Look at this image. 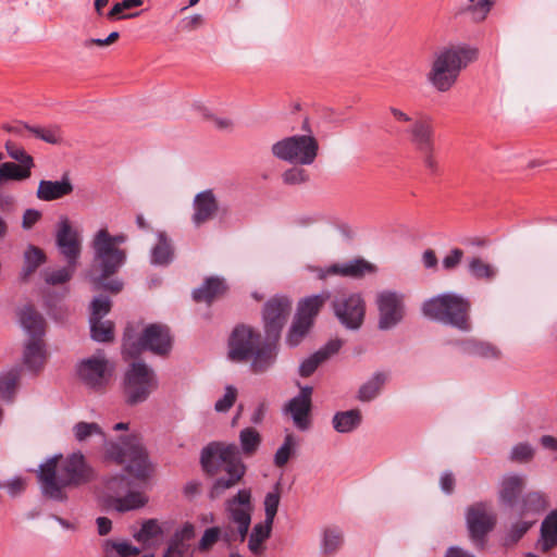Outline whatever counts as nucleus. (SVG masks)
<instances>
[{
    "label": "nucleus",
    "instance_id": "f257e3e1",
    "mask_svg": "<svg viewBox=\"0 0 557 557\" xmlns=\"http://www.w3.org/2000/svg\"><path fill=\"white\" fill-rule=\"evenodd\" d=\"M73 432L78 442H86L92 436H98L106 445L107 456L119 463H127L126 469L135 479L146 481L150 476L152 468L138 435L122 436L120 437L121 444L107 442L99 424L83 421L74 425Z\"/></svg>",
    "mask_w": 557,
    "mask_h": 557
},
{
    "label": "nucleus",
    "instance_id": "f03ea898",
    "mask_svg": "<svg viewBox=\"0 0 557 557\" xmlns=\"http://www.w3.org/2000/svg\"><path fill=\"white\" fill-rule=\"evenodd\" d=\"M91 469L81 453H74L65 459L50 458L40 466L38 473L41 491L45 496L64 502L67 499L66 488L77 487L90 481Z\"/></svg>",
    "mask_w": 557,
    "mask_h": 557
},
{
    "label": "nucleus",
    "instance_id": "7ed1b4c3",
    "mask_svg": "<svg viewBox=\"0 0 557 557\" xmlns=\"http://www.w3.org/2000/svg\"><path fill=\"white\" fill-rule=\"evenodd\" d=\"M125 239V235H110L107 228H101L95 234L91 242L94 259L87 275L96 290L106 289L114 294L122 290L123 283L116 278L110 280V277L125 262L126 253L117 247Z\"/></svg>",
    "mask_w": 557,
    "mask_h": 557
},
{
    "label": "nucleus",
    "instance_id": "20e7f679",
    "mask_svg": "<svg viewBox=\"0 0 557 557\" xmlns=\"http://www.w3.org/2000/svg\"><path fill=\"white\" fill-rule=\"evenodd\" d=\"M201 466L210 475L224 473L212 484L209 493L212 499L221 497L226 490L237 485L246 471L238 447L235 444L220 442L210 443L202 449Z\"/></svg>",
    "mask_w": 557,
    "mask_h": 557
},
{
    "label": "nucleus",
    "instance_id": "39448f33",
    "mask_svg": "<svg viewBox=\"0 0 557 557\" xmlns=\"http://www.w3.org/2000/svg\"><path fill=\"white\" fill-rule=\"evenodd\" d=\"M228 358L235 362L250 361V369L256 374L267 372L275 361V343L251 326L237 325L228 339Z\"/></svg>",
    "mask_w": 557,
    "mask_h": 557
},
{
    "label": "nucleus",
    "instance_id": "423d86ee",
    "mask_svg": "<svg viewBox=\"0 0 557 557\" xmlns=\"http://www.w3.org/2000/svg\"><path fill=\"white\" fill-rule=\"evenodd\" d=\"M478 50L467 46H451L436 53L428 74L429 82L438 91L449 90L462 69L476 60Z\"/></svg>",
    "mask_w": 557,
    "mask_h": 557
},
{
    "label": "nucleus",
    "instance_id": "0eeeda50",
    "mask_svg": "<svg viewBox=\"0 0 557 557\" xmlns=\"http://www.w3.org/2000/svg\"><path fill=\"white\" fill-rule=\"evenodd\" d=\"M253 505L251 491L244 488L225 502V524L223 525V541L228 545L235 542L243 543L251 523Z\"/></svg>",
    "mask_w": 557,
    "mask_h": 557
},
{
    "label": "nucleus",
    "instance_id": "6e6552de",
    "mask_svg": "<svg viewBox=\"0 0 557 557\" xmlns=\"http://www.w3.org/2000/svg\"><path fill=\"white\" fill-rule=\"evenodd\" d=\"M425 317L451 325L461 331L470 330V304L455 294H444L423 304Z\"/></svg>",
    "mask_w": 557,
    "mask_h": 557
},
{
    "label": "nucleus",
    "instance_id": "1a4fd4ad",
    "mask_svg": "<svg viewBox=\"0 0 557 557\" xmlns=\"http://www.w3.org/2000/svg\"><path fill=\"white\" fill-rule=\"evenodd\" d=\"M273 157L294 165L312 164L319 152V143L312 135H294L274 143Z\"/></svg>",
    "mask_w": 557,
    "mask_h": 557
},
{
    "label": "nucleus",
    "instance_id": "9d476101",
    "mask_svg": "<svg viewBox=\"0 0 557 557\" xmlns=\"http://www.w3.org/2000/svg\"><path fill=\"white\" fill-rule=\"evenodd\" d=\"M114 370V363L102 351L81 360L76 369L77 376L84 386L99 394L109 388Z\"/></svg>",
    "mask_w": 557,
    "mask_h": 557
},
{
    "label": "nucleus",
    "instance_id": "9b49d317",
    "mask_svg": "<svg viewBox=\"0 0 557 557\" xmlns=\"http://www.w3.org/2000/svg\"><path fill=\"white\" fill-rule=\"evenodd\" d=\"M158 381L152 369L144 362H133L124 376V395L128 405L144 403L157 389Z\"/></svg>",
    "mask_w": 557,
    "mask_h": 557
},
{
    "label": "nucleus",
    "instance_id": "f8f14e48",
    "mask_svg": "<svg viewBox=\"0 0 557 557\" xmlns=\"http://www.w3.org/2000/svg\"><path fill=\"white\" fill-rule=\"evenodd\" d=\"M145 349H149L157 355L168 354L171 349L169 327L163 324H150L137 341H133L127 333L125 334L123 343V354L125 356L135 358Z\"/></svg>",
    "mask_w": 557,
    "mask_h": 557
},
{
    "label": "nucleus",
    "instance_id": "ddd939ff",
    "mask_svg": "<svg viewBox=\"0 0 557 557\" xmlns=\"http://www.w3.org/2000/svg\"><path fill=\"white\" fill-rule=\"evenodd\" d=\"M329 298V293H322L308 297L299 304L298 312L286 337L288 346L296 347L302 342L311 329L315 315Z\"/></svg>",
    "mask_w": 557,
    "mask_h": 557
},
{
    "label": "nucleus",
    "instance_id": "4468645a",
    "mask_svg": "<svg viewBox=\"0 0 557 557\" xmlns=\"http://www.w3.org/2000/svg\"><path fill=\"white\" fill-rule=\"evenodd\" d=\"M8 156L16 161L2 162L0 164V189L9 181H25L32 176V169L35 166L34 159L26 150L12 140L4 144Z\"/></svg>",
    "mask_w": 557,
    "mask_h": 557
},
{
    "label": "nucleus",
    "instance_id": "2eb2a0df",
    "mask_svg": "<svg viewBox=\"0 0 557 557\" xmlns=\"http://www.w3.org/2000/svg\"><path fill=\"white\" fill-rule=\"evenodd\" d=\"M335 317L348 330H358L363 323L366 305L362 297L355 293H338L332 300Z\"/></svg>",
    "mask_w": 557,
    "mask_h": 557
},
{
    "label": "nucleus",
    "instance_id": "dca6fc26",
    "mask_svg": "<svg viewBox=\"0 0 557 557\" xmlns=\"http://www.w3.org/2000/svg\"><path fill=\"white\" fill-rule=\"evenodd\" d=\"M467 525L471 540L482 547L485 536L496 523V516L487 503H475L467 509Z\"/></svg>",
    "mask_w": 557,
    "mask_h": 557
},
{
    "label": "nucleus",
    "instance_id": "f3484780",
    "mask_svg": "<svg viewBox=\"0 0 557 557\" xmlns=\"http://www.w3.org/2000/svg\"><path fill=\"white\" fill-rule=\"evenodd\" d=\"M290 310L292 301L286 297H273L265 304L263 309V321L265 334L269 339L274 343L277 342Z\"/></svg>",
    "mask_w": 557,
    "mask_h": 557
},
{
    "label": "nucleus",
    "instance_id": "a211bd4d",
    "mask_svg": "<svg viewBox=\"0 0 557 557\" xmlns=\"http://www.w3.org/2000/svg\"><path fill=\"white\" fill-rule=\"evenodd\" d=\"M376 304L379 308V327L381 330H391L403 320L405 304L401 294L383 290L377 295Z\"/></svg>",
    "mask_w": 557,
    "mask_h": 557
},
{
    "label": "nucleus",
    "instance_id": "6ab92c4d",
    "mask_svg": "<svg viewBox=\"0 0 557 557\" xmlns=\"http://www.w3.org/2000/svg\"><path fill=\"white\" fill-rule=\"evenodd\" d=\"M55 242L60 253L64 257L66 262L72 265H77L82 253V238L66 218H63L58 224Z\"/></svg>",
    "mask_w": 557,
    "mask_h": 557
},
{
    "label": "nucleus",
    "instance_id": "aec40b11",
    "mask_svg": "<svg viewBox=\"0 0 557 557\" xmlns=\"http://www.w3.org/2000/svg\"><path fill=\"white\" fill-rule=\"evenodd\" d=\"M195 537L194 524L186 522L181 529H177L168 543V548L163 557H191L194 548L191 541Z\"/></svg>",
    "mask_w": 557,
    "mask_h": 557
},
{
    "label": "nucleus",
    "instance_id": "412c9836",
    "mask_svg": "<svg viewBox=\"0 0 557 557\" xmlns=\"http://www.w3.org/2000/svg\"><path fill=\"white\" fill-rule=\"evenodd\" d=\"M409 141L417 151L428 150L434 147V126L432 119L429 116H421L412 121L407 129Z\"/></svg>",
    "mask_w": 557,
    "mask_h": 557
},
{
    "label": "nucleus",
    "instance_id": "4be33fe9",
    "mask_svg": "<svg viewBox=\"0 0 557 557\" xmlns=\"http://www.w3.org/2000/svg\"><path fill=\"white\" fill-rule=\"evenodd\" d=\"M194 214L191 221L196 227L214 219L219 211V203L212 190L198 193L193 202Z\"/></svg>",
    "mask_w": 557,
    "mask_h": 557
},
{
    "label": "nucleus",
    "instance_id": "5701e85b",
    "mask_svg": "<svg viewBox=\"0 0 557 557\" xmlns=\"http://www.w3.org/2000/svg\"><path fill=\"white\" fill-rule=\"evenodd\" d=\"M525 486L527 478L524 475L516 473L504 475L499 482V502L510 508H515Z\"/></svg>",
    "mask_w": 557,
    "mask_h": 557
},
{
    "label": "nucleus",
    "instance_id": "b1692460",
    "mask_svg": "<svg viewBox=\"0 0 557 557\" xmlns=\"http://www.w3.org/2000/svg\"><path fill=\"white\" fill-rule=\"evenodd\" d=\"M48 354L42 337L29 338L24 348L23 361L26 368L34 372H40L47 361Z\"/></svg>",
    "mask_w": 557,
    "mask_h": 557
},
{
    "label": "nucleus",
    "instance_id": "393cba45",
    "mask_svg": "<svg viewBox=\"0 0 557 557\" xmlns=\"http://www.w3.org/2000/svg\"><path fill=\"white\" fill-rule=\"evenodd\" d=\"M343 346L342 339H331L322 348L302 361L299 368V374L302 377L310 376L317 368L326 361L330 357L335 355Z\"/></svg>",
    "mask_w": 557,
    "mask_h": 557
},
{
    "label": "nucleus",
    "instance_id": "a878e982",
    "mask_svg": "<svg viewBox=\"0 0 557 557\" xmlns=\"http://www.w3.org/2000/svg\"><path fill=\"white\" fill-rule=\"evenodd\" d=\"M73 189V184L67 176H63L61 181L41 180L36 196L39 200L52 201L70 195Z\"/></svg>",
    "mask_w": 557,
    "mask_h": 557
},
{
    "label": "nucleus",
    "instance_id": "bb28decb",
    "mask_svg": "<svg viewBox=\"0 0 557 557\" xmlns=\"http://www.w3.org/2000/svg\"><path fill=\"white\" fill-rule=\"evenodd\" d=\"M374 271L375 267L372 263L363 259H358L349 263L333 264L323 271L320 277L324 278L329 275H342L357 278L363 276L366 273H373Z\"/></svg>",
    "mask_w": 557,
    "mask_h": 557
},
{
    "label": "nucleus",
    "instance_id": "cd10ccee",
    "mask_svg": "<svg viewBox=\"0 0 557 557\" xmlns=\"http://www.w3.org/2000/svg\"><path fill=\"white\" fill-rule=\"evenodd\" d=\"M227 289V286L223 278L212 276L208 277L202 286L195 289L193 298L197 302H206L210 305L216 298L221 297Z\"/></svg>",
    "mask_w": 557,
    "mask_h": 557
},
{
    "label": "nucleus",
    "instance_id": "c85d7f7f",
    "mask_svg": "<svg viewBox=\"0 0 557 557\" xmlns=\"http://www.w3.org/2000/svg\"><path fill=\"white\" fill-rule=\"evenodd\" d=\"M20 320L29 338L42 337L45 334V319L32 306H26L21 310Z\"/></svg>",
    "mask_w": 557,
    "mask_h": 557
},
{
    "label": "nucleus",
    "instance_id": "c756f323",
    "mask_svg": "<svg viewBox=\"0 0 557 557\" xmlns=\"http://www.w3.org/2000/svg\"><path fill=\"white\" fill-rule=\"evenodd\" d=\"M549 507L547 495L542 491H531L527 493L520 504L519 512L521 516L537 515Z\"/></svg>",
    "mask_w": 557,
    "mask_h": 557
},
{
    "label": "nucleus",
    "instance_id": "7c9ffc66",
    "mask_svg": "<svg viewBox=\"0 0 557 557\" xmlns=\"http://www.w3.org/2000/svg\"><path fill=\"white\" fill-rule=\"evenodd\" d=\"M45 251L34 245H29L24 251L23 268L21 271V280L26 282L37 271V269L45 263Z\"/></svg>",
    "mask_w": 557,
    "mask_h": 557
},
{
    "label": "nucleus",
    "instance_id": "2f4dec72",
    "mask_svg": "<svg viewBox=\"0 0 557 557\" xmlns=\"http://www.w3.org/2000/svg\"><path fill=\"white\" fill-rule=\"evenodd\" d=\"M286 411L290 413L294 424L301 431L308 430L310 426L309 413L311 403L307 400L293 398L286 405Z\"/></svg>",
    "mask_w": 557,
    "mask_h": 557
},
{
    "label": "nucleus",
    "instance_id": "473e14b6",
    "mask_svg": "<svg viewBox=\"0 0 557 557\" xmlns=\"http://www.w3.org/2000/svg\"><path fill=\"white\" fill-rule=\"evenodd\" d=\"M539 545L543 552H548L557 546V510L552 511L543 520Z\"/></svg>",
    "mask_w": 557,
    "mask_h": 557
},
{
    "label": "nucleus",
    "instance_id": "72a5a7b5",
    "mask_svg": "<svg viewBox=\"0 0 557 557\" xmlns=\"http://www.w3.org/2000/svg\"><path fill=\"white\" fill-rule=\"evenodd\" d=\"M147 502L148 498L145 494L131 491L129 486L128 492L124 493L122 496L115 497L112 503H109V507L120 512H124L140 508L145 506Z\"/></svg>",
    "mask_w": 557,
    "mask_h": 557
},
{
    "label": "nucleus",
    "instance_id": "f704fd0d",
    "mask_svg": "<svg viewBox=\"0 0 557 557\" xmlns=\"http://www.w3.org/2000/svg\"><path fill=\"white\" fill-rule=\"evenodd\" d=\"M22 369L13 367L0 374V397L4 400H13L18 388Z\"/></svg>",
    "mask_w": 557,
    "mask_h": 557
},
{
    "label": "nucleus",
    "instance_id": "c9c22d12",
    "mask_svg": "<svg viewBox=\"0 0 557 557\" xmlns=\"http://www.w3.org/2000/svg\"><path fill=\"white\" fill-rule=\"evenodd\" d=\"M272 525V522L264 520L253 527L248 540V548L253 555L259 556L263 553V543L270 537Z\"/></svg>",
    "mask_w": 557,
    "mask_h": 557
},
{
    "label": "nucleus",
    "instance_id": "e433bc0d",
    "mask_svg": "<svg viewBox=\"0 0 557 557\" xmlns=\"http://www.w3.org/2000/svg\"><path fill=\"white\" fill-rule=\"evenodd\" d=\"M362 416L360 410L351 409L337 412L333 417V428L339 433H348L354 431L361 423Z\"/></svg>",
    "mask_w": 557,
    "mask_h": 557
},
{
    "label": "nucleus",
    "instance_id": "4c0bfd02",
    "mask_svg": "<svg viewBox=\"0 0 557 557\" xmlns=\"http://www.w3.org/2000/svg\"><path fill=\"white\" fill-rule=\"evenodd\" d=\"M173 246L171 239L165 233H158V243L152 248L151 261L154 264L165 265L169 264L173 259Z\"/></svg>",
    "mask_w": 557,
    "mask_h": 557
},
{
    "label": "nucleus",
    "instance_id": "58836bf2",
    "mask_svg": "<svg viewBox=\"0 0 557 557\" xmlns=\"http://www.w3.org/2000/svg\"><path fill=\"white\" fill-rule=\"evenodd\" d=\"M140 549L126 541L107 540L103 544L104 557H137Z\"/></svg>",
    "mask_w": 557,
    "mask_h": 557
},
{
    "label": "nucleus",
    "instance_id": "ea45409f",
    "mask_svg": "<svg viewBox=\"0 0 557 557\" xmlns=\"http://www.w3.org/2000/svg\"><path fill=\"white\" fill-rule=\"evenodd\" d=\"M388 379V374L384 372L375 373L368 382H366L359 389V399L361 401H370L379 394L383 385Z\"/></svg>",
    "mask_w": 557,
    "mask_h": 557
},
{
    "label": "nucleus",
    "instance_id": "a19ab883",
    "mask_svg": "<svg viewBox=\"0 0 557 557\" xmlns=\"http://www.w3.org/2000/svg\"><path fill=\"white\" fill-rule=\"evenodd\" d=\"M343 545V532L337 528H327L323 532L321 549L326 557L335 555Z\"/></svg>",
    "mask_w": 557,
    "mask_h": 557
},
{
    "label": "nucleus",
    "instance_id": "79ce46f5",
    "mask_svg": "<svg viewBox=\"0 0 557 557\" xmlns=\"http://www.w3.org/2000/svg\"><path fill=\"white\" fill-rule=\"evenodd\" d=\"M240 448L246 457H251L261 444V435L253 428H245L239 433Z\"/></svg>",
    "mask_w": 557,
    "mask_h": 557
},
{
    "label": "nucleus",
    "instance_id": "37998d69",
    "mask_svg": "<svg viewBox=\"0 0 557 557\" xmlns=\"http://www.w3.org/2000/svg\"><path fill=\"white\" fill-rule=\"evenodd\" d=\"M90 333L96 342H112L114 338V324L109 320L89 319Z\"/></svg>",
    "mask_w": 557,
    "mask_h": 557
},
{
    "label": "nucleus",
    "instance_id": "c03bdc74",
    "mask_svg": "<svg viewBox=\"0 0 557 557\" xmlns=\"http://www.w3.org/2000/svg\"><path fill=\"white\" fill-rule=\"evenodd\" d=\"M131 483L124 476H113L106 483V504L112 503L115 497L122 496L128 492Z\"/></svg>",
    "mask_w": 557,
    "mask_h": 557
},
{
    "label": "nucleus",
    "instance_id": "a18cd8bd",
    "mask_svg": "<svg viewBox=\"0 0 557 557\" xmlns=\"http://www.w3.org/2000/svg\"><path fill=\"white\" fill-rule=\"evenodd\" d=\"M468 352L487 359H497L500 357V350L487 342L469 341L467 343Z\"/></svg>",
    "mask_w": 557,
    "mask_h": 557
},
{
    "label": "nucleus",
    "instance_id": "49530a36",
    "mask_svg": "<svg viewBox=\"0 0 557 557\" xmlns=\"http://www.w3.org/2000/svg\"><path fill=\"white\" fill-rule=\"evenodd\" d=\"M77 265L66 264V267L52 270V271H45L44 277L47 284L50 285H58L63 284L70 281L75 273Z\"/></svg>",
    "mask_w": 557,
    "mask_h": 557
},
{
    "label": "nucleus",
    "instance_id": "de8ad7c7",
    "mask_svg": "<svg viewBox=\"0 0 557 557\" xmlns=\"http://www.w3.org/2000/svg\"><path fill=\"white\" fill-rule=\"evenodd\" d=\"M29 133H32L35 137L52 145L60 144L62 141V132L58 126H48V127H39L32 126L29 127Z\"/></svg>",
    "mask_w": 557,
    "mask_h": 557
},
{
    "label": "nucleus",
    "instance_id": "09e8293b",
    "mask_svg": "<svg viewBox=\"0 0 557 557\" xmlns=\"http://www.w3.org/2000/svg\"><path fill=\"white\" fill-rule=\"evenodd\" d=\"M134 9L133 0H122L113 4L111 10L107 13V18L110 21H120L126 18L137 17L140 13H124L127 10Z\"/></svg>",
    "mask_w": 557,
    "mask_h": 557
},
{
    "label": "nucleus",
    "instance_id": "8fccbe9b",
    "mask_svg": "<svg viewBox=\"0 0 557 557\" xmlns=\"http://www.w3.org/2000/svg\"><path fill=\"white\" fill-rule=\"evenodd\" d=\"M535 455L534 447L529 443H519L510 451L509 459L516 463H528Z\"/></svg>",
    "mask_w": 557,
    "mask_h": 557
},
{
    "label": "nucleus",
    "instance_id": "3c124183",
    "mask_svg": "<svg viewBox=\"0 0 557 557\" xmlns=\"http://www.w3.org/2000/svg\"><path fill=\"white\" fill-rule=\"evenodd\" d=\"M469 272L476 278L492 280L496 275V269L480 258H473L469 262Z\"/></svg>",
    "mask_w": 557,
    "mask_h": 557
},
{
    "label": "nucleus",
    "instance_id": "603ef678",
    "mask_svg": "<svg viewBox=\"0 0 557 557\" xmlns=\"http://www.w3.org/2000/svg\"><path fill=\"white\" fill-rule=\"evenodd\" d=\"M302 165H295L282 173V181L286 185H300L309 181V173L301 168Z\"/></svg>",
    "mask_w": 557,
    "mask_h": 557
},
{
    "label": "nucleus",
    "instance_id": "864d4df0",
    "mask_svg": "<svg viewBox=\"0 0 557 557\" xmlns=\"http://www.w3.org/2000/svg\"><path fill=\"white\" fill-rule=\"evenodd\" d=\"M280 500V484H276L275 490L268 493L264 498L265 521L273 523L278 509Z\"/></svg>",
    "mask_w": 557,
    "mask_h": 557
},
{
    "label": "nucleus",
    "instance_id": "5fc2aeb1",
    "mask_svg": "<svg viewBox=\"0 0 557 557\" xmlns=\"http://www.w3.org/2000/svg\"><path fill=\"white\" fill-rule=\"evenodd\" d=\"M469 4L466 9L467 12H469L472 16V20L475 22H481L485 20L488 12L492 8V1L491 0H468Z\"/></svg>",
    "mask_w": 557,
    "mask_h": 557
},
{
    "label": "nucleus",
    "instance_id": "6e6d98bb",
    "mask_svg": "<svg viewBox=\"0 0 557 557\" xmlns=\"http://www.w3.org/2000/svg\"><path fill=\"white\" fill-rule=\"evenodd\" d=\"M295 446V437L293 434H287L284 438L283 445L277 449L274 456V463L276 467H284L293 453Z\"/></svg>",
    "mask_w": 557,
    "mask_h": 557
},
{
    "label": "nucleus",
    "instance_id": "4d7b16f0",
    "mask_svg": "<svg viewBox=\"0 0 557 557\" xmlns=\"http://www.w3.org/2000/svg\"><path fill=\"white\" fill-rule=\"evenodd\" d=\"M159 534H161V529L157 520L150 519L143 523L140 530L134 536L138 542L145 543Z\"/></svg>",
    "mask_w": 557,
    "mask_h": 557
},
{
    "label": "nucleus",
    "instance_id": "13d9d810",
    "mask_svg": "<svg viewBox=\"0 0 557 557\" xmlns=\"http://www.w3.org/2000/svg\"><path fill=\"white\" fill-rule=\"evenodd\" d=\"M220 537L223 540V527L209 528L200 539L198 548L201 552H207L219 541Z\"/></svg>",
    "mask_w": 557,
    "mask_h": 557
},
{
    "label": "nucleus",
    "instance_id": "bf43d9fd",
    "mask_svg": "<svg viewBox=\"0 0 557 557\" xmlns=\"http://www.w3.org/2000/svg\"><path fill=\"white\" fill-rule=\"evenodd\" d=\"M111 310V301L107 297H97L91 302L90 319H103Z\"/></svg>",
    "mask_w": 557,
    "mask_h": 557
},
{
    "label": "nucleus",
    "instance_id": "052dcab7",
    "mask_svg": "<svg viewBox=\"0 0 557 557\" xmlns=\"http://www.w3.org/2000/svg\"><path fill=\"white\" fill-rule=\"evenodd\" d=\"M237 398V389L234 386H226L224 396L219 399L214 409L218 412H226L231 409Z\"/></svg>",
    "mask_w": 557,
    "mask_h": 557
},
{
    "label": "nucleus",
    "instance_id": "680f3d73",
    "mask_svg": "<svg viewBox=\"0 0 557 557\" xmlns=\"http://www.w3.org/2000/svg\"><path fill=\"white\" fill-rule=\"evenodd\" d=\"M421 154L422 162L424 166L431 172L436 173L438 169V164L435 158V146L428 148V150L418 151Z\"/></svg>",
    "mask_w": 557,
    "mask_h": 557
},
{
    "label": "nucleus",
    "instance_id": "e2e57ef3",
    "mask_svg": "<svg viewBox=\"0 0 557 557\" xmlns=\"http://www.w3.org/2000/svg\"><path fill=\"white\" fill-rule=\"evenodd\" d=\"M463 257V251L459 248H454L444 259H443V268L445 270L455 269Z\"/></svg>",
    "mask_w": 557,
    "mask_h": 557
},
{
    "label": "nucleus",
    "instance_id": "0e129e2a",
    "mask_svg": "<svg viewBox=\"0 0 557 557\" xmlns=\"http://www.w3.org/2000/svg\"><path fill=\"white\" fill-rule=\"evenodd\" d=\"M41 218V213L35 209H27L23 214L22 226L25 230L32 228Z\"/></svg>",
    "mask_w": 557,
    "mask_h": 557
},
{
    "label": "nucleus",
    "instance_id": "69168bd1",
    "mask_svg": "<svg viewBox=\"0 0 557 557\" xmlns=\"http://www.w3.org/2000/svg\"><path fill=\"white\" fill-rule=\"evenodd\" d=\"M532 523V521H519L515 523L510 530V537L512 539V541L516 542L520 540L531 528Z\"/></svg>",
    "mask_w": 557,
    "mask_h": 557
},
{
    "label": "nucleus",
    "instance_id": "338daca9",
    "mask_svg": "<svg viewBox=\"0 0 557 557\" xmlns=\"http://www.w3.org/2000/svg\"><path fill=\"white\" fill-rule=\"evenodd\" d=\"M203 24V17L200 14H195L182 21V28L186 32H193Z\"/></svg>",
    "mask_w": 557,
    "mask_h": 557
},
{
    "label": "nucleus",
    "instance_id": "774afa93",
    "mask_svg": "<svg viewBox=\"0 0 557 557\" xmlns=\"http://www.w3.org/2000/svg\"><path fill=\"white\" fill-rule=\"evenodd\" d=\"M441 487L446 494H451L455 488V478L453 473H444L441 478Z\"/></svg>",
    "mask_w": 557,
    "mask_h": 557
}]
</instances>
